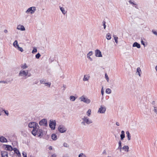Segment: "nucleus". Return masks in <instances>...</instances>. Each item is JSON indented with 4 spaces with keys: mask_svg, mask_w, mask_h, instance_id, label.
Masks as SVG:
<instances>
[{
    "mask_svg": "<svg viewBox=\"0 0 157 157\" xmlns=\"http://www.w3.org/2000/svg\"><path fill=\"white\" fill-rule=\"evenodd\" d=\"M28 127L30 128H33V130L32 131V133L33 135H36L35 131L37 128H39V126L37 123L35 122H32L29 124Z\"/></svg>",
    "mask_w": 157,
    "mask_h": 157,
    "instance_id": "nucleus-1",
    "label": "nucleus"
},
{
    "mask_svg": "<svg viewBox=\"0 0 157 157\" xmlns=\"http://www.w3.org/2000/svg\"><path fill=\"white\" fill-rule=\"evenodd\" d=\"M56 123L55 120H50L49 121V126L52 129L54 130L55 129Z\"/></svg>",
    "mask_w": 157,
    "mask_h": 157,
    "instance_id": "nucleus-2",
    "label": "nucleus"
},
{
    "mask_svg": "<svg viewBox=\"0 0 157 157\" xmlns=\"http://www.w3.org/2000/svg\"><path fill=\"white\" fill-rule=\"evenodd\" d=\"M36 10V7H31L29 8L25 12L26 13H30L32 14Z\"/></svg>",
    "mask_w": 157,
    "mask_h": 157,
    "instance_id": "nucleus-3",
    "label": "nucleus"
},
{
    "mask_svg": "<svg viewBox=\"0 0 157 157\" xmlns=\"http://www.w3.org/2000/svg\"><path fill=\"white\" fill-rule=\"evenodd\" d=\"M37 129L35 130L36 131H35V134L36 135H33L34 136H35L37 134L38 137H40V136H42L43 135V130L41 129H39V128H37Z\"/></svg>",
    "mask_w": 157,
    "mask_h": 157,
    "instance_id": "nucleus-4",
    "label": "nucleus"
},
{
    "mask_svg": "<svg viewBox=\"0 0 157 157\" xmlns=\"http://www.w3.org/2000/svg\"><path fill=\"white\" fill-rule=\"evenodd\" d=\"M39 124L40 126H47L48 124L47 119L44 118L41 120L39 122Z\"/></svg>",
    "mask_w": 157,
    "mask_h": 157,
    "instance_id": "nucleus-5",
    "label": "nucleus"
},
{
    "mask_svg": "<svg viewBox=\"0 0 157 157\" xmlns=\"http://www.w3.org/2000/svg\"><path fill=\"white\" fill-rule=\"evenodd\" d=\"M58 129L59 132L61 133L65 132L67 130L66 128L64 126L61 125L59 126Z\"/></svg>",
    "mask_w": 157,
    "mask_h": 157,
    "instance_id": "nucleus-6",
    "label": "nucleus"
},
{
    "mask_svg": "<svg viewBox=\"0 0 157 157\" xmlns=\"http://www.w3.org/2000/svg\"><path fill=\"white\" fill-rule=\"evenodd\" d=\"M28 74V70H27L26 71L24 70L21 71H20L18 75L19 76H21L25 77L27 76Z\"/></svg>",
    "mask_w": 157,
    "mask_h": 157,
    "instance_id": "nucleus-7",
    "label": "nucleus"
},
{
    "mask_svg": "<svg viewBox=\"0 0 157 157\" xmlns=\"http://www.w3.org/2000/svg\"><path fill=\"white\" fill-rule=\"evenodd\" d=\"M80 98L81 99V101H83L87 104H89L91 101L90 99L84 97L83 96H81Z\"/></svg>",
    "mask_w": 157,
    "mask_h": 157,
    "instance_id": "nucleus-8",
    "label": "nucleus"
},
{
    "mask_svg": "<svg viewBox=\"0 0 157 157\" xmlns=\"http://www.w3.org/2000/svg\"><path fill=\"white\" fill-rule=\"evenodd\" d=\"M106 110V107L105 106L101 105L99 108L98 112L100 113H104L105 112Z\"/></svg>",
    "mask_w": 157,
    "mask_h": 157,
    "instance_id": "nucleus-9",
    "label": "nucleus"
},
{
    "mask_svg": "<svg viewBox=\"0 0 157 157\" xmlns=\"http://www.w3.org/2000/svg\"><path fill=\"white\" fill-rule=\"evenodd\" d=\"M83 121H84L86 122V124H90L92 123V121L91 120H89V118L87 117H84L82 119Z\"/></svg>",
    "mask_w": 157,
    "mask_h": 157,
    "instance_id": "nucleus-10",
    "label": "nucleus"
},
{
    "mask_svg": "<svg viewBox=\"0 0 157 157\" xmlns=\"http://www.w3.org/2000/svg\"><path fill=\"white\" fill-rule=\"evenodd\" d=\"M95 55L96 56L98 57H102L101 52L98 49H96L95 51Z\"/></svg>",
    "mask_w": 157,
    "mask_h": 157,
    "instance_id": "nucleus-11",
    "label": "nucleus"
},
{
    "mask_svg": "<svg viewBox=\"0 0 157 157\" xmlns=\"http://www.w3.org/2000/svg\"><path fill=\"white\" fill-rule=\"evenodd\" d=\"M13 150L14 151V153L16 154L19 157H21V155L18 150L16 147L13 148Z\"/></svg>",
    "mask_w": 157,
    "mask_h": 157,
    "instance_id": "nucleus-12",
    "label": "nucleus"
},
{
    "mask_svg": "<svg viewBox=\"0 0 157 157\" xmlns=\"http://www.w3.org/2000/svg\"><path fill=\"white\" fill-rule=\"evenodd\" d=\"M4 145L6 146L5 149L6 150L9 151L13 150V148L11 145Z\"/></svg>",
    "mask_w": 157,
    "mask_h": 157,
    "instance_id": "nucleus-13",
    "label": "nucleus"
},
{
    "mask_svg": "<svg viewBox=\"0 0 157 157\" xmlns=\"http://www.w3.org/2000/svg\"><path fill=\"white\" fill-rule=\"evenodd\" d=\"M0 141L2 143L7 142L6 139L3 136H0Z\"/></svg>",
    "mask_w": 157,
    "mask_h": 157,
    "instance_id": "nucleus-14",
    "label": "nucleus"
},
{
    "mask_svg": "<svg viewBox=\"0 0 157 157\" xmlns=\"http://www.w3.org/2000/svg\"><path fill=\"white\" fill-rule=\"evenodd\" d=\"M132 47H136L137 48H140L141 46L140 45L139 43L137 42H135L133 43Z\"/></svg>",
    "mask_w": 157,
    "mask_h": 157,
    "instance_id": "nucleus-15",
    "label": "nucleus"
},
{
    "mask_svg": "<svg viewBox=\"0 0 157 157\" xmlns=\"http://www.w3.org/2000/svg\"><path fill=\"white\" fill-rule=\"evenodd\" d=\"M17 29L19 30H20L21 31H24L25 29L24 26L23 25H19L17 26Z\"/></svg>",
    "mask_w": 157,
    "mask_h": 157,
    "instance_id": "nucleus-16",
    "label": "nucleus"
},
{
    "mask_svg": "<svg viewBox=\"0 0 157 157\" xmlns=\"http://www.w3.org/2000/svg\"><path fill=\"white\" fill-rule=\"evenodd\" d=\"M1 154L2 157H4V156H6L8 157V153L6 151H1Z\"/></svg>",
    "mask_w": 157,
    "mask_h": 157,
    "instance_id": "nucleus-17",
    "label": "nucleus"
},
{
    "mask_svg": "<svg viewBox=\"0 0 157 157\" xmlns=\"http://www.w3.org/2000/svg\"><path fill=\"white\" fill-rule=\"evenodd\" d=\"M123 150H124L126 152L128 151L129 147L128 146H124L122 148Z\"/></svg>",
    "mask_w": 157,
    "mask_h": 157,
    "instance_id": "nucleus-18",
    "label": "nucleus"
},
{
    "mask_svg": "<svg viewBox=\"0 0 157 157\" xmlns=\"http://www.w3.org/2000/svg\"><path fill=\"white\" fill-rule=\"evenodd\" d=\"M51 136L53 140H55L57 139V136L55 134H52Z\"/></svg>",
    "mask_w": 157,
    "mask_h": 157,
    "instance_id": "nucleus-19",
    "label": "nucleus"
},
{
    "mask_svg": "<svg viewBox=\"0 0 157 157\" xmlns=\"http://www.w3.org/2000/svg\"><path fill=\"white\" fill-rule=\"evenodd\" d=\"M126 134L127 135L128 140H130L131 139V135L128 131H127L126 132Z\"/></svg>",
    "mask_w": 157,
    "mask_h": 157,
    "instance_id": "nucleus-20",
    "label": "nucleus"
},
{
    "mask_svg": "<svg viewBox=\"0 0 157 157\" xmlns=\"http://www.w3.org/2000/svg\"><path fill=\"white\" fill-rule=\"evenodd\" d=\"M13 46L15 47L16 48H17L18 46H19V45L18 44V42L17 40H15L13 43Z\"/></svg>",
    "mask_w": 157,
    "mask_h": 157,
    "instance_id": "nucleus-21",
    "label": "nucleus"
},
{
    "mask_svg": "<svg viewBox=\"0 0 157 157\" xmlns=\"http://www.w3.org/2000/svg\"><path fill=\"white\" fill-rule=\"evenodd\" d=\"M76 98L73 96H71L70 97V99L71 101H74L76 99Z\"/></svg>",
    "mask_w": 157,
    "mask_h": 157,
    "instance_id": "nucleus-22",
    "label": "nucleus"
},
{
    "mask_svg": "<svg viewBox=\"0 0 157 157\" xmlns=\"http://www.w3.org/2000/svg\"><path fill=\"white\" fill-rule=\"evenodd\" d=\"M106 38L108 40H110L111 38V36L110 34L109 33H108L106 36Z\"/></svg>",
    "mask_w": 157,
    "mask_h": 157,
    "instance_id": "nucleus-23",
    "label": "nucleus"
},
{
    "mask_svg": "<svg viewBox=\"0 0 157 157\" xmlns=\"http://www.w3.org/2000/svg\"><path fill=\"white\" fill-rule=\"evenodd\" d=\"M21 67L23 69H25L28 67V66L26 65V63H25L24 65L21 64Z\"/></svg>",
    "mask_w": 157,
    "mask_h": 157,
    "instance_id": "nucleus-24",
    "label": "nucleus"
},
{
    "mask_svg": "<svg viewBox=\"0 0 157 157\" xmlns=\"http://www.w3.org/2000/svg\"><path fill=\"white\" fill-rule=\"evenodd\" d=\"M60 9L61 10V12H62V13H63L65 15V14H66V12L65 11V10H64V8L63 7H61L60 6Z\"/></svg>",
    "mask_w": 157,
    "mask_h": 157,
    "instance_id": "nucleus-25",
    "label": "nucleus"
},
{
    "mask_svg": "<svg viewBox=\"0 0 157 157\" xmlns=\"http://www.w3.org/2000/svg\"><path fill=\"white\" fill-rule=\"evenodd\" d=\"M140 72H141V70L140 67H138L137 69V72L138 73V75L140 76H141Z\"/></svg>",
    "mask_w": 157,
    "mask_h": 157,
    "instance_id": "nucleus-26",
    "label": "nucleus"
},
{
    "mask_svg": "<svg viewBox=\"0 0 157 157\" xmlns=\"http://www.w3.org/2000/svg\"><path fill=\"white\" fill-rule=\"evenodd\" d=\"M105 92L106 93L109 94L111 93V90L109 88H107L106 89Z\"/></svg>",
    "mask_w": 157,
    "mask_h": 157,
    "instance_id": "nucleus-27",
    "label": "nucleus"
},
{
    "mask_svg": "<svg viewBox=\"0 0 157 157\" xmlns=\"http://www.w3.org/2000/svg\"><path fill=\"white\" fill-rule=\"evenodd\" d=\"M16 48L21 52H23L24 51L22 48L20 47L19 46H18Z\"/></svg>",
    "mask_w": 157,
    "mask_h": 157,
    "instance_id": "nucleus-28",
    "label": "nucleus"
},
{
    "mask_svg": "<svg viewBox=\"0 0 157 157\" xmlns=\"http://www.w3.org/2000/svg\"><path fill=\"white\" fill-rule=\"evenodd\" d=\"M37 52V50L36 47H34L33 48V50L32 51V53L33 54L36 52Z\"/></svg>",
    "mask_w": 157,
    "mask_h": 157,
    "instance_id": "nucleus-29",
    "label": "nucleus"
},
{
    "mask_svg": "<svg viewBox=\"0 0 157 157\" xmlns=\"http://www.w3.org/2000/svg\"><path fill=\"white\" fill-rule=\"evenodd\" d=\"M78 157H86V155L82 153L79 155Z\"/></svg>",
    "mask_w": 157,
    "mask_h": 157,
    "instance_id": "nucleus-30",
    "label": "nucleus"
},
{
    "mask_svg": "<svg viewBox=\"0 0 157 157\" xmlns=\"http://www.w3.org/2000/svg\"><path fill=\"white\" fill-rule=\"evenodd\" d=\"M91 113V110L90 109H89L87 112V115L89 117Z\"/></svg>",
    "mask_w": 157,
    "mask_h": 157,
    "instance_id": "nucleus-31",
    "label": "nucleus"
},
{
    "mask_svg": "<svg viewBox=\"0 0 157 157\" xmlns=\"http://www.w3.org/2000/svg\"><path fill=\"white\" fill-rule=\"evenodd\" d=\"M35 56L36 59H38L40 56V53H38Z\"/></svg>",
    "mask_w": 157,
    "mask_h": 157,
    "instance_id": "nucleus-32",
    "label": "nucleus"
},
{
    "mask_svg": "<svg viewBox=\"0 0 157 157\" xmlns=\"http://www.w3.org/2000/svg\"><path fill=\"white\" fill-rule=\"evenodd\" d=\"M121 140H123L124 138L125 137V134H121L120 135Z\"/></svg>",
    "mask_w": 157,
    "mask_h": 157,
    "instance_id": "nucleus-33",
    "label": "nucleus"
},
{
    "mask_svg": "<svg viewBox=\"0 0 157 157\" xmlns=\"http://www.w3.org/2000/svg\"><path fill=\"white\" fill-rule=\"evenodd\" d=\"M44 84H45V86H48L49 87H50V86L51 85V83L49 82H45V83H44Z\"/></svg>",
    "mask_w": 157,
    "mask_h": 157,
    "instance_id": "nucleus-34",
    "label": "nucleus"
},
{
    "mask_svg": "<svg viewBox=\"0 0 157 157\" xmlns=\"http://www.w3.org/2000/svg\"><path fill=\"white\" fill-rule=\"evenodd\" d=\"M103 25L104 26V29H105V28L106 27V25H105L106 22L105 21H103L102 22Z\"/></svg>",
    "mask_w": 157,
    "mask_h": 157,
    "instance_id": "nucleus-35",
    "label": "nucleus"
},
{
    "mask_svg": "<svg viewBox=\"0 0 157 157\" xmlns=\"http://www.w3.org/2000/svg\"><path fill=\"white\" fill-rule=\"evenodd\" d=\"M152 32L154 35L157 36V31H156L155 30L153 29Z\"/></svg>",
    "mask_w": 157,
    "mask_h": 157,
    "instance_id": "nucleus-36",
    "label": "nucleus"
},
{
    "mask_svg": "<svg viewBox=\"0 0 157 157\" xmlns=\"http://www.w3.org/2000/svg\"><path fill=\"white\" fill-rule=\"evenodd\" d=\"M129 2L131 4H132L134 5H136V3H134L133 2H132V1L131 0L129 1Z\"/></svg>",
    "mask_w": 157,
    "mask_h": 157,
    "instance_id": "nucleus-37",
    "label": "nucleus"
},
{
    "mask_svg": "<svg viewBox=\"0 0 157 157\" xmlns=\"http://www.w3.org/2000/svg\"><path fill=\"white\" fill-rule=\"evenodd\" d=\"M3 111H4V113L7 116L9 115V113L8 111L6 110L5 109H3Z\"/></svg>",
    "mask_w": 157,
    "mask_h": 157,
    "instance_id": "nucleus-38",
    "label": "nucleus"
},
{
    "mask_svg": "<svg viewBox=\"0 0 157 157\" xmlns=\"http://www.w3.org/2000/svg\"><path fill=\"white\" fill-rule=\"evenodd\" d=\"M93 54V52L92 51H90L89 53H88L87 54V56H90L92 55Z\"/></svg>",
    "mask_w": 157,
    "mask_h": 157,
    "instance_id": "nucleus-39",
    "label": "nucleus"
},
{
    "mask_svg": "<svg viewBox=\"0 0 157 157\" xmlns=\"http://www.w3.org/2000/svg\"><path fill=\"white\" fill-rule=\"evenodd\" d=\"M105 77L106 79L107 80V82H108L109 80V78L106 73L105 74Z\"/></svg>",
    "mask_w": 157,
    "mask_h": 157,
    "instance_id": "nucleus-40",
    "label": "nucleus"
},
{
    "mask_svg": "<svg viewBox=\"0 0 157 157\" xmlns=\"http://www.w3.org/2000/svg\"><path fill=\"white\" fill-rule=\"evenodd\" d=\"M88 80V78H87V77H86V75H85L84 76V78L83 79V80L85 81H87Z\"/></svg>",
    "mask_w": 157,
    "mask_h": 157,
    "instance_id": "nucleus-41",
    "label": "nucleus"
},
{
    "mask_svg": "<svg viewBox=\"0 0 157 157\" xmlns=\"http://www.w3.org/2000/svg\"><path fill=\"white\" fill-rule=\"evenodd\" d=\"M114 40H115V42L117 44L118 42V37H114Z\"/></svg>",
    "mask_w": 157,
    "mask_h": 157,
    "instance_id": "nucleus-42",
    "label": "nucleus"
},
{
    "mask_svg": "<svg viewBox=\"0 0 157 157\" xmlns=\"http://www.w3.org/2000/svg\"><path fill=\"white\" fill-rule=\"evenodd\" d=\"M45 82V81H44V79H41L40 80V83L41 84H44V83H45V82Z\"/></svg>",
    "mask_w": 157,
    "mask_h": 157,
    "instance_id": "nucleus-43",
    "label": "nucleus"
},
{
    "mask_svg": "<svg viewBox=\"0 0 157 157\" xmlns=\"http://www.w3.org/2000/svg\"><path fill=\"white\" fill-rule=\"evenodd\" d=\"M22 155H23V156L24 157H25V156H27V154L26 153H25V152H23L22 153Z\"/></svg>",
    "mask_w": 157,
    "mask_h": 157,
    "instance_id": "nucleus-44",
    "label": "nucleus"
},
{
    "mask_svg": "<svg viewBox=\"0 0 157 157\" xmlns=\"http://www.w3.org/2000/svg\"><path fill=\"white\" fill-rule=\"evenodd\" d=\"M63 145L64 147H69V145L66 143H63Z\"/></svg>",
    "mask_w": 157,
    "mask_h": 157,
    "instance_id": "nucleus-45",
    "label": "nucleus"
},
{
    "mask_svg": "<svg viewBox=\"0 0 157 157\" xmlns=\"http://www.w3.org/2000/svg\"><path fill=\"white\" fill-rule=\"evenodd\" d=\"M154 112L156 113L157 114V107H154Z\"/></svg>",
    "mask_w": 157,
    "mask_h": 157,
    "instance_id": "nucleus-46",
    "label": "nucleus"
},
{
    "mask_svg": "<svg viewBox=\"0 0 157 157\" xmlns=\"http://www.w3.org/2000/svg\"><path fill=\"white\" fill-rule=\"evenodd\" d=\"M7 83V82L6 81H1L0 83Z\"/></svg>",
    "mask_w": 157,
    "mask_h": 157,
    "instance_id": "nucleus-47",
    "label": "nucleus"
},
{
    "mask_svg": "<svg viewBox=\"0 0 157 157\" xmlns=\"http://www.w3.org/2000/svg\"><path fill=\"white\" fill-rule=\"evenodd\" d=\"M86 123L84 121H83L81 122V124L84 125H86Z\"/></svg>",
    "mask_w": 157,
    "mask_h": 157,
    "instance_id": "nucleus-48",
    "label": "nucleus"
},
{
    "mask_svg": "<svg viewBox=\"0 0 157 157\" xmlns=\"http://www.w3.org/2000/svg\"><path fill=\"white\" fill-rule=\"evenodd\" d=\"M118 144H119V146H120V147L121 146L122 143H121V141H120V140L119 141V142H118Z\"/></svg>",
    "mask_w": 157,
    "mask_h": 157,
    "instance_id": "nucleus-49",
    "label": "nucleus"
},
{
    "mask_svg": "<svg viewBox=\"0 0 157 157\" xmlns=\"http://www.w3.org/2000/svg\"><path fill=\"white\" fill-rule=\"evenodd\" d=\"M104 91H103V88H102L101 89V94L102 95L104 94Z\"/></svg>",
    "mask_w": 157,
    "mask_h": 157,
    "instance_id": "nucleus-50",
    "label": "nucleus"
},
{
    "mask_svg": "<svg viewBox=\"0 0 157 157\" xmlns=\"http://www.w3.org/2000/svg\"><path fill=\"white\" fill-rule=\"evenodd\" d=\"M141 42V44L144 46H145V43H144V42L143 40H142Z\"/></svg>",
    "mask_w": 157,
    "mask_h": 157,
    "instance_id": "nucleus-51",
    "label": "nucleus"
},
{
    "mask_svg": "<svg viewBox=\"0 0 157 157\" xmlns=\"http://www.w3.org/2000/svg\"><path fill=\"white\" fill-rule=\"evenodd\" d=\"M66 87V86L65 85H63V88L62 90H65Z\"/></svg>",
    "mask_w": 157,
    "mask_h": 157,
    "instance_id": "nucleus-52",
    "label": "nucleus"
},
{
    "mask_svg": "<svg viewBox=\"0 0 157 157\" xmlns=\"http://www.w3.org/2000/svg\"><path fill=\"white\" fill-rule=\"evenodd\" d=\"M90 56H87V58H88L89 59H90V60L91 61H92L93 60V59L92 58H91L90 57Z\"/></svg>",
    "mask_w": 157,
    "mask_h": 157,
    "instance_id": "nucleus-53",
    "label": "nucleus"
},
{
    "mask_svg": "<svg viewBox=\"0 0 157 157\" xmlns=\"http://www.w3.org/2000/svg\"><path fill=\"white\" fill-rule=\"evenodd\" d=\"M56 154H54L51 155V157H56Z\"/></svg>",
    "mask_w": 157,
    "mask_h": 157,
    "instance_id": "nucleus-54",
    "label": "nucleus"
},
{
    "mask_svg": "<svg viewBox=\"0 0 157 157\" xmlns=\"http://www.w3.org/2000/svg\"><path fill=\"white\" fill-rule=\"evenodd\" d=\"M121 149H122L121 146V147L118 146V149L120 150V151H121Z\"/></svg>",
    "mask_w": 157,
    "mask_h": 157,
    "instance_id": "nucleus-55",
    "label": "nucleus"
},
{
    "mask_svg": "<svg viewBox=\"0 0 157 157\" xmlns=\"http://www.w3.org/2000/svg\"><path fill=\"white\" fill-rule=\"evenodd\" d=\"M121 134H122V135L124 134V132L123 130L121 132Z\"/></svg>",
    "mask_w": 157,
    "mask_h": 157,
    "instance_id": "nucleus-56",
    "label": "nucleus"
},
{
    "mask_svg": "<svg viewBox=\"0 0 157 157\" xmlns=\"http://www.w3.org/2000/svg\"><path fill=\"white\" fill-rule=\"evenodd\" d=\"M48 149L50 150H52V147L51 146H50L48 147Z\"/></svg>",
    "mask_w": 157,
    "mask_h": 157,
    "instance_id": "nucleus-57",
    "label": "nucleus"
},
{
    "mask_svg": "<svg viewBox=\"0 0 157 157\" xmlns=\"http://www.w3.org/2000/svg\"><path fill=\"white\" fill-rule=\"evenodd\" d=\"M4 32L5 33H8V31L6 29H5L4 30Z\"/></svg>",
    "mask_w": 157,
    "mask_h": 157,
    "instance_id": "nucleus-58",
    "label": "nucleus"
},
{
    "mask_svg": "<svg viewBox=\"0 0 157 157\" xmlns=\"http://www.w3.org/2000/svg\"><path fill=\"white\" fill-rule=\"evenodd\" d=\"M116 124L117 126H119V123L118 122H116Z\"/></svg>",
    "mask_w": 157,
    "mask_h": 157,
    "instance_id": "nucleus-59",
    "label": "nucleus"
},
{
    "mask_svg": "<svg viewBox=\"0 0 157 157\" xmlns=\"http://www.w3.org/2000/svg\"><path fill=\"white\" fill-rule=\"evenodd\" d=\"M102 153H103V154H106V152L105 150L103 151Z\"/></svg>",
    "mask_w": 157,
    "mask_h": 157,
    "instance_id": "nucleus-60",
    "label": "nucleus"
},
{
    "mask_svg": "<svg viewBox=\"0 0 157 157\" xmlns=\"http://www.w3.org/2000/svg\"><path fill=\"white\" fill-rule=\"evenodd\" d=\"M135 6V7L136 8V9H138V7L137 6Z\"/></svg>",
    "mask_w": 157,
    "mask_h": 157,
    "instance_id": "nucleus-61",
    "label": "nucleus"
},
{
    "mask_svg": "<svg viewBox=\"0 0 157 157\" xmlns=\"http://www.w3.org/2000/svg\"><path fill=\"white\" fill-rule=\"evenodd\" d=\"M3 109H1V110H0V111H3Z\"/></svg>",
    "mask_w": 157,
    "mask_h": 157,
    "instance_id": "nucleus-62",
    "label": "nucleus"
},
{
    "mask_svg": "<svg viewBox=\"0 0 157 157\" xmlns=\"http://www.w3.org/2000/svg\"><path fill=\"white\" fill-rule=\"evenodd\" d=\"M30 76V75H28V76Z\"/></svg>",
    "mask_w": 157,
    "mask_h": 157,
    "instance_id": "nucleus-63",
    "label": "nucleus"
},
{
    "mask_svg": "<svg viewBox=\"0 0 157 157\" xmlns=\"http://www.w3.org/2000/svg\"><path fill=\"white\" fill-rule=\"evenodd\" d=\"M30 157H34V156H30Z\"/></svg>",
    "mask_w": 157,
    "mask_h": 157,
    "instance_id": "nucleus-64",
    "label": "nucleus"
}]
</instances>
